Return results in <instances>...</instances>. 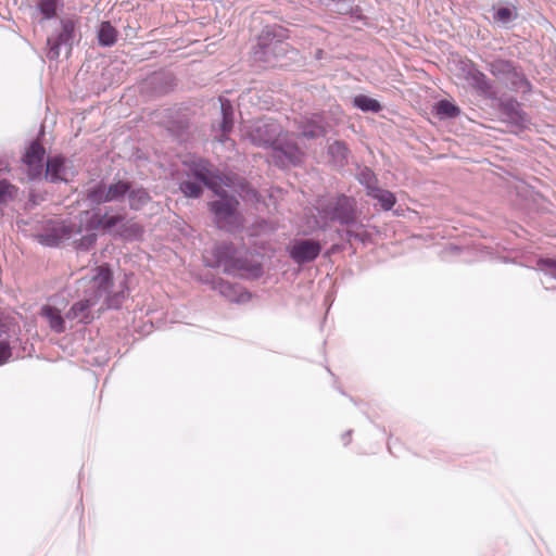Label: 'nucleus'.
<instances>
[{
  "label": "nucleus",
  "mask_w": 556,
  "mask_h": 556,
  "mask_svg": "<svg viewBox=\"0 0 556 556\" xmlns=\"http://www.w3.org/2000/svg\"><path fill=\"white\" fill-rule=\"evenodd\" d=\"M75 23L72 20H61V28L56 35L48 38L49 52L48 56L51 60H55L60 56L61 47H65L68 50L72 49L74 41Z\"/></svg>",
  "instance_id": "nucleus-10"
},
{
  "label": "nucleus",
  "mask_w": 556,
  "mask_h": 556,
  "mask_svg": "<svg viewBox=\"0 0 556 556\" xmlns=\"http://www.w3.org/2000/svg\"><path fill=\"white\" fill-rule=\"evenodd\" d=\"M143 233L142 227L137 223H122L118 235L125 240H137Z\"/></svg>",
  "instance_id": "nucleus-27"
},
{
  "label": "nucleus",
  "mask_w": 556,
  "mask_h": 556,
  "mask_svg": "<svg viewBox=\"0 0 556 556\" xmlns=\"http://www.w3.org/2000/svg\"><path fill=\"white\" fill-rule=\"evenodd\" d=\"M60 230L62 231L63 235H68L65 226L60 227Z\"/></svg>",
  "instance_id": "nucleus-43"
},
{
  "label": "nucleus",
  "mask_w": 556,
  "mask_h": 556,
  "mask_svg": "<svg viewBox=\"0 0 556 556\" xmlns=\"http://www.w3.org/2000/svg\"><path fill=\"white\" fill-rule=\"evenodd\" d=\"M317 211L319 216L326 222H334L343 226L363 228V225L357 223L355 200L345 194L318 200Z\"/></svg>",
  "instance_id": "nucleus-3"
},
{
  "label": "nucleus",
  "mask_w": 556,
  "mask_h": 556,
  "mask_svg": "<svg viewBox=\"0 0 556 556\" xmlns=\"http://www.w3.org/2000/svg\"><path fill=\"white\" fill-rule=\"evenodd\" d=\"M466 78L472 88H475L481 96L486 98L495 97L493 84L491 80L485 76L484 73L476 68L473 65L469 66Z\"/></svg>",
  "instance_id": "nucleus-18"
},
{
  "label": "nucleus",
  "mask_w": 556,
  "mask_h": 556,
  "mask_svg": "<svg viewBox=\"0 0 556 556\" xmlns=\"http://www.w3.org/2000/svg\"><path fill=\"white\" fill-rule=\"evenodd\" d=\"M271 161L279 167H288L296 165L302 160V152L293 142H282L277 139L276 143L271 147Z\"/></svg>",
  "instance_id": "nucleus-11"
},
{
  "label": "nucleus",
  "mask_w": 556,
  "mask_h": 556,
  "mask_svg": "<svg viewBox=\"0 0 556 556\" xmlns=\"http://www.w3.org/2000/svg\"><path fill=\"white\" fill-rule=\"evenodd\" d=\"M516 10L514 8L508 7H501L493 14L494 21L502 25L509 24L511 21L516 18Z\"/></svg>",
  "instance_id": "nucleus-30"
},
{
  "label": "nucleus",
  "mask_w": 556,
  "mask_h": 556,
  "mask_svg": "<svg viewBox=\"0 0 556 556\" xmlns=\"http://www.w3.org/2000/svg\"><path fill=\"white\" fill-rule=\"evenodd\" d=\"M41 242L49 247H56L61 242L63 236L59 235H41Z\"/></svg>",
  "instance_id": "nucleus-40"
},
{
  "label": "nucleus",
  "mask_w": 556,
  "mask_h": 556,
  "mask_svg": "<svg viewBox=\"0 0 556 556\" xmlns=\"http://www.w3.org/2000/svg\"><path fill=\"white\" fill-rule=\"evenodd\" d=\"M127 200L130 210L139 211L151 201V197L144 188L134 187L131 185L127 194Z\"/></svg>",
  "instance_id": "nucleus-21"
},
{
  "label": "nucleus",
  "mask_w": 556,
  "mask_h": 556,
  "mask_svg": "<svg viewBox=\"0 0 556 556\" xmlns=\"http://www.w3.org/2000/svg\"><path fill=\"white\" fill-rule=\"evenodd\" d=\"M131 182L127 180H118L108 186L106 195L109 202H119L127 198Z\"/></svg>",
  "instance_id": "nucleus-23"
},
{
  "label": "nucleus",
  "mask_w": 556,
  "mask_h": 556,
  "mask_svg": "<svg viewBox=\"0 0 556 556\" xmlns=\"http://www.w3.org/2000/svg\"><path fill=\"white\" fill-rule=\"evenodd\" d=\"M367 195L377 200L384 211H390L396 202L394 193L378 186L376 188H370Z\"/></svg>",
  "instance_id": "nucleus-22"
},
{
  "label": "nucleus",
  "mask_w": 556,
  "mask_h": 556,
  "mask_svg": "<svg viewBox=\"0 0 556 556\" xmlns=\"http://www.w3.org/2000/svg\"><path fill=\"white\" fill-rule=\"evenodd\" d=\"M345 236L348 241L356 240L361 242H366L369 239V235L365 231L359 232L357 230H354L352 228L346 229Z\"/></svg>",
  "instance_id": "nucleus-39"
},
{
  "label": "nucleus",
  "mask_w": 556,
  "mask_h": 556,
  "mask_svg": "<svg viewBox=\"0 0 556 556\" xmlns=\"http://www.w3.org/2000/svg\"><path fill=\"white\" fill-rule=\"evenodd\" d=\"M350 437H351V431H348L346 433H344V434L342 435V440H343V442H344V445L349 444V442H350Z\"/></svg>",
  "instance_id": "nucleus-42"
},
{
  "label": "nucleus",
  "mask_w": 556,
  "mask_h": 556,
  "mask_svg": "<svg viewBox=\"0 0 556 556\" xmlns=\"http://www.w3.org/2000/svg\"><path fill=\"white\" fill-rule=\"evenodd\" d=\"M177 128H178V126L176 125V129H177ZM175 136H176V137L178 136V132H177V131L175 132Z\"/></svg>",
  "instance_id": "nucleus-44"
},
{
  "label": "nucleus",
  "mask_w": 556,
  "mask_h": 556,
  "mask_svg": "<svg viewBox=\"0 0 556 556\" xmlns=\"http://www.w3.org/2000/svg\"><path fill=\"white\" fill-rule=\"evenodd\" d=\"M489 72L504 81L510 90L516 92L529 93L532 85L526 75L513 62L502 59L493 60L488 64Z\"/></svg>",
  "instance_id": "nucleus-5"
},
{
  "label": "nucleus",
  "mask_w": 556,
  "mask_h": 556,
  "mask_svg": "<svg viewBox=\"0 0 556 556\" xmlns=\"http://www.w3.org/2000/svg\"><path fill=\"white\" fill-rule=\"evenodd\" d=\"M191 173L199 182L213 190L216 194H220L222 185H226L224 177L206 160L201 159L193 162Z\"/></svg>",
  "instance_id": "nucleus-8"
},
{
  "label": "nucleus",
  "mask_w": 556,
  "mask_h": 556,
  "mask_svg": "<svg viewBox=\"0 0 556 556\" xmlns=\"http://www.w3.org/2000/svg\"><path fill=\"white\" fill-rule=\"evenodd\" d=\"M236 204L237 202L224 198L210 203V208L220 228L236 219Z\"/></svg>",
  "instance_id": "nucleus-17"
},
{
  "label": "nucleus",
  "mask_w": 556,
  "mask_h": 556,
  "mask_svg": "<svg viewBox=\"0 0 556 556\" xmlns=\"http://www.w3.org/2000/svg\"><path fill=\"white\" fill-rule=\"evenodd\" d=\"M97 239H98V236L96 232H89V233L83 236L77 241V249L80 251H88L96 244Z\"/></svg>",
  "instance_id": "nucleus-38"
},
{
  "label": "nucleus",
  "mask_w": 556,
  "mask_h": 556,
  "mask_svg": "<svg viewBox=\"0 0 556 556\" xmlns=\"http://www.w3.org/2000/svg\"><path fill=\"white\" fill-rule=\"evenodd\" d=\"M17 193V188L10 184L8 180H0V204H4L8 201L14 199Z\"/></svg>",
  "instance_id": "nucleus-32"
},
{
  "label": "nucleus",
  "mask_w": 556,
  "mask_h": 556,
  "mask_svg": "<svg viewBox=\"0 0 556 556\" xmlns=\"http://www.w3.org/2000/svg\"><path fill=\"white\" fill-rule=\"evenodd\" d=\"M358 181L366 188V193L370 188H376L377 178L371 169L368 167L363 168L358 173Z\"/></svg>",
  "instance_id": "nucleus-33"
},
{
  "label": "nucleus",
  "mask_w": 556,
  "mask_h": 556,
  "mask_svg": "<svg viewBox=\"0 0 556 556\" xmlns=\"http://www.w3.org/2000/svg\"><path fill=\"white\" fill-rule=\"evenodd\" d=\"M298 130L307 139H317L327 134V122L323 114H312L299 121Z\"/></svg>",
  "instance_id": "nucleus-12"
},
{
  "label": "nucleus",
  "mask_w": 556,
  "mask_h": 556,
  "mask_svg": "<svg viewBox=\"0 0 556 556\" xmlns=\"http://www.w3.org/2000/svg\"><path fill=\"white\" fill-rule=\"evenodd\" d=\"M540 270L545 275L556 279V261L552 258H541L538 262Z\"/></svg>",
  "instance_id": "nucleus-36"
},
{
  "label": "nucleus",
  "mask_w": 556,
  "mask_h": 556,
  "mask_svg": "<svg viewBox=\"0 0 556 556\" xmlns=\"http://www.w3.org/2000/svg\"><path fill=\"white\" fill-rule=\"evenodd\" d=\"M321 243L314 239H294L288 247L290 258L298 265L314 262L320 254Z\"/></svg>",
  "instance_id": "nucleus-7"
},
{
  "label": "nucleus",
  "mask_w": 556,
  "mask_h": 556,
  "mask_svg": "<svg viewBox=\"0 0 556 556\" xmlns=\"http://www.w3.org/2000/svg\"><path fill=\"white\" fill-rule=\"evenodd\" d=\"M117 39V30L110 22H102L98 29V41L102 47H112Z\"/></svg>",
  "instance_id": "nucleus-25"
},
{
  "label": "nucleus",
  "mask_w": 556,
  "mask_h": 556,
  "mask_svg": "<svg viewBox=\"0 0 556 556\" xmlns=\"http://www.w3.org/2000/svg\"><path fill=\"white\" fill-rule=\"evenodd\" d=\"M180 189L187 197L191 198H198L202 192V188L199 181L184 182L181 184Z\"/></svg>",
  "instance_id": "nucleus-37"
},
{
  "label": "nucleus",
  "mask_w": 556,
  "mask_h": 556,
  "mask_svg": "<svg viewBox=\"0 0 556 556\" xmlns=\"http://www.w3.org/2000/svg\"><path fill=\"white\" fill-rule=\"evenodd\" d=\"M287 29L278 26H266L258 35L257 45L254 48V59L267 64L283 56L289 49Z\"/></svg>",
  "instance_id": "nucleus-4"
},
{
  "label": "nucleus",
  "mask_w": 556,
  "mask_h": 556,
  "mask_svg": "<svg viewBox=\"0 0 556 556\" xmlns=\"http://www.w3.org/2000/svg\"><path fill=\"white\" fill-rule=\"evenodd\" d=\"M46 150L39 141H33L22 157L28 180H37L43 174V157Z\"/></svg>",
  "instance_id": "nucleus-9"
},
{
  "label": "nucleus",
  "mask_w": 556,
  "mask_h": 556,
  "mask_svg": "<svg viewBox=\"0 0 556 556\" xmlns=\"http://www.w3.org/2000/svg\"><path fill=\"white\" fill-rule=\"evenodd\" d=\"M501 108L509 122L518 126H523L528 122L527 115L517 100L507 99L501 103Z\"/></svg>",
  "instance_id": "nucleus-19"
},
{
  "label": "nucleus",
  "mask_w": 556,
  "mask_h": 556,
  "mask_svg": "<svg viewBox=\"0 0 556 556\" xmlns=\"http://www.w3.org/2000/svg\"><path fill=\"white\" fill-rule=\"evenodd\" d=\"M155 123L162 125L168 131L174 129V118L169 109L159 110L154 113Z\"/></svg>",
  "instance_id": "nucleus-31"
},
{
  "label": "nucleus",
  "mask_w": 556,
  "mask_h": 556,
  "mask_svg": "<svg viewBox=\"0 0 556 556\" xmlns=\"http://www.w3.org/2000/svg\"><path fill=\"white\" fill-rule=\"evenodd\" d=\"M211 285L213 290L230 302L244 303L251 298V294L244 291L240 285L231 283L223 278H214Z\"/></svg>",
  "instance_id": "nucleus-13"
},
{
  "label": "nucleus",
  "mask_w": 556,
  "mask_h": 556,
  "mask_svg": "<svg viewBox=\"0 0 556 556\" xmlns=\"http://www.w3.org/2000/svg\"><path fill=\"white\" fill-rule=\"evenodd\" d=\"M81 282H85L88 289L85 291L84 299L75 302L65 313V318L70 321L89 324L93 318L91 308L100 300H103L100 309L118 308L127 295L125 282L121 281L115 286L112 271L106 266L97 267L96 274L88 281L81 279Z\"/></svg>",
  "instance_id": "nucleus-1"
},
{
  "label": "nucleus",
  "mask_w": 556,
  "mask_h": 556,
  "mask_svg": "<svg viewBox=\"0 0 556 556\" xmlns=\"http://www.w3.org/2000/svg\"><path fill=\"white\" fill-rule=\"evenodd\" d=\"M281 134V126L271 118H261L253 122L247 131L249 140L256 147L270 148Z\"/></svg>",
  "instance_id": "nucleus-6"
},
{
  "label": "nucleus",
  "mask_w": 556,
  "mask_h": 556,
  "mask_svg": "<svg viewBox=\"0 0 556 556\" xmlns=\"http://www.w3.org/2000/svg\"><path fill=\"white\" fill-rule=\"evenodd\" d=\"M41 316L45 317L49 324L51 330L56 333H62L65 331V316L63 317L60 311L51 305H45L41 308Z\"/></svg>",
  "instance_id": "nucleus-20"
},
{
  "label": "nucleus",
  "mask_w": 556,
  "mask_h": 556,
  "mask_svg": "<svg viewBox=\"0 0 556 556\" xmlns=\"http://www.w3.org/2000/svg\"><path fill=\"white\" fill-rule=\"evenodd\" d=\"M353 105L362 112L378 113L381 111L382 105L374 98L365 94H357L353 98Z\"/></svg>",
  "instance_id": "nucleus-26"
},
{
  "label": "nucleus",
  "mask_w": 556,
  "mask_h": 556,
  "mask_svg": "<svg viewBox=\"0 0 556 556\" xmlns=\"http://www.w3.org/2000/svg\"><path fill=\"white\" fill-rule=\"evenodd\" d=\"M86 229L90 232L102 230V215L100 212H92L86 220Z\"/></svg>",
  "instance_id": "nucleus-35"
},
{
  "label": "nucleus",
  "mask_w": 556,
  "mask_h": 556,
  "mask_svg": "<svg viewBox=\"0 0 556 556\" xmlns=\"http://www.w3.org/2000/svg\"><path fill=\"white\" fill-rule=\"evenodd\" d=\"M68 174L70 170L64 156L54 155L48 157L45 172V177L48 181L52 184L67 182Z\"/></svg>",
  "instance_id": "nucleus-16"
},
{
  "label": "nucleus",
  "mask_w": 556,
  "mask_h": 556,
  "mask_svg": "<svg viewBox=\"0 0 556 556\" xmlns=\"http://www.w3.org/2000/svg\"><path fill=\"white\" fill-rule=\"evenodd\" d=\"M108 186L103 182H99L86 190V199L90 204L100 205L109 202V195H106Z\"/></svg>",
  "instance_id": "nucleus-24"
},
{
  "label": "nucleus",
  "mask_w": 556,
  "mask_h": 556,
  "mask_svg": "<svg viewBox=\"0 0 556 556\" xmlns=\"http://www.w3.org/2000/svg\"><path fill=\"white\" fill-rule=\"evenodd\" d=\"M38 9L45 18L50 20L56 13L58 2L56 0H39Z\"/></svg>",
  "instance_id": "nucleus-34"
},
{
  "label": "nucleus",
  "mask_w": 556,
  "mask_h": 556,
  "mask_svg": "<svg viewBox=\"0 0 556 556\" xmlns=\"http://www.w3.org/2000/svg\"><path fill=\"white\" fill-rule=\"evenodd\" d=\"M219 103L222 118L217 124V128L220 134L216 136V139L223 144L229 142L232 146L233 141L229 138V134L233 129V108L231 102L225 98H219Z\"/></svg>",
  "instance_id": "nucleus-14"
},
{
  "label": "nucleus",
  "mask_w": 556,
  "mask_h": 556,
  "mask_svg": "<svg viewBox=\"0 0 556 556\" xmlns=\"http://www.w3.org/2000/svg\"><path fill=\"white\" fill-rule=\"evenodd\" d=\"M435 113L440 118H454L459 115L460 110L448 100H440L435 105Z\"/></svg>",
  "instance_id": "nucleus-28"
},
{
  "label": "nucleus",
  "mask_w": 556,
  "mask_h": 556,
  "mask_svg": "<svg viewBox=\"0 0 556 556\" xmlns=\"http://www.w3.org/2000/svg\"><path fill=\"white\" fill-rule=\"evenodd\" d=\"M112 208H105L102 215V230L111 231L114 227L121 226L125 220V215L122 213L111 214Z\"/></svg>",
  "instance_id": "nucleus-29"
},
{
  "label": "nucleus",
  "mask_w": 556,
  "mask_h": 556,
  "mask_svg": "<svg viewBox=\"0 0 556 556\" xmlns=\"http://www.w3.org/2000/svg\"><path fill=\"white\" fill-rule=\"evenodd\" d=\"M210 267L223 268L228 275L257 276L262 271L260 264L248 257L247 252L238 250L232 243L223 242L212 250V260L205 258Z\"/></svg>",
  "instance_id": "nucleus-2"
},
{
  "label": "nucleus",
  "mask_w": 556,
  "mask_h": 556,
  "mask_svg": "<svg viewBox=\"0 0 556 556\" xmlns=\"http://www.w3.org/2000/svg\"><path fill=\"white\" fill-rule=\"evenodd\" d=\"M330 152L337 153V154L341 155L342 157H345V155L348 153V148L345 147V144L343 142L337 141L332 146H330Z\"/></svg>",
  "instance_id": "nucleus-41"
},
{
  "label": "nucleus",
  "mask_w": 556,
  "mask_h": 556,
  "mask_svg": "<svg viewBox=\"0 0 556 556\" xmlns=\"http://www.w3.org/2000/svg\"><path fill=\"white\" fill-rule=\"evenodd\" d=\"M17 326L8 317L0 316V365L11 357V339L16 337Z\"/></svg>",
  "instance_id": "nucleus-15"
}]
</instances>
